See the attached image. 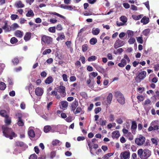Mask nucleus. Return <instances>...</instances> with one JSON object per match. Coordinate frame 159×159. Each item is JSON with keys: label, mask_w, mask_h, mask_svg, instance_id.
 <instances>
[{"label": "nucleus", "mask_w": 159, "mask_h": 159, "mask_svg": "<svg viewBox=\"0 0 159 159\" xmlns=\"http://www.w3.org/2000/svg\"><path fill=\"white\" fill-rule=\"evenodd\" d=\"M2 129L3 135L6 138L12 139L13 138H15L17 136V135L11 128L3 126Z\"/></svg>", "instance_id": "obj_1"}, {"label": "nucleus", "mask_w": 159, "mask_h": 159, "mask_svg": "<svg viewBox=\"0 0 159 159\" xmlns=\"http://www.w3.org/2000/svg\"><path fill=\"white\" fill-rule=\"evenodd\" d=\"M138 155L141 159L144 157H149L151 155V152L148 149H139L138 151Z\"/></svg>", "instance_id": "obj_2"}, {"label": "nucleus", "mask_w": 159, "mask_h": 159, "mask_svg": "<svg viewBox=\"0 0 159 159\" xmlns=\"http://www.w3.org/2000/svg\"><path fill=\"white\" fill-rule=\"evenodd\" d=\"M145 140V137L141 134L138 136L135 140V143L138 146H141L144 143Z\"/></svg>", "instance_id": "obj_3"}, {"label": "nucleus", "mask_w": 159, "mask_h": 159, "mask_svg": "<svg viewBox=\"0 0 159 159\" xmlns=\"http://www.w3.org/2000/svg\"><path fill=\"white\" fill-rule=\"evenodd\" d=\"M146 72L145 71H141L139 73L137 76L139 79L138 80L137 78H136L135 79L136 81L138 82H140L142 80L146 77Z\"/></svg>", "instance_id": "obj_4"}, {"label": "nucleus", "mask_w": 159, "mask_h": 159, "mask_svg": "<svg viewBox=\"0 0 159 159\" xmlns=\"http://www.w3.org/2000/svg\"><path fill=\"white\" fill-rule=\"evenodd\" d=\"M130 156V152L129 150L122 152L120 155L121 159H129Z\"/></svg>", "instance_id": "obj_5"}, {"label": "nucleus", "mask_w": 159, "mask_h": 159, "mask_svg": "<svg viewBox=\"0 0 159 159\" xmlns=\"http://www.w3.org/2000/svg\"><path fill=\"white\" fill-rule=\"evenodd\" d=\"M16 116L17 117L18 120L17 124L19 126H22L24 125V122L22 119V114L18 113L16 114Z\"/></svg>", "instance_id": "obj_6"}, {"label": "nucleus", "mask_w": 159, "mask_h": 159, "mask_svg": "<svg viewBox=\"0 0 159 159\" xmlns=\"http://www.w3.org/2000/svg\"><path fill=\"white\" fill-rule=\"evenodd\" d=\"M41 41L45 43L49 44L52 41V38L50 37L44 35L42 37Z\"/></svg>", "instance_id": "obj_7"}, {"label": "nucleus", "mask_w": 159, "mask_h": 159, "mask_svg": "<svg viewBox=\"0 0 159 159\" xmlns=\"http://www.w3.org/2000/svg\"><path fill=\"white\" fill-rule=\"evenodd\" d=\"M125 43L123 41L118 39L114 43V48L116 49L119 47H122L124 44Z\"/></svg>", "instance_id": "obj_8"}, {"label": "nucleus", "mask_w": 159, "mask_h": 159, "mask_svg": "<svg viewBox=\"0 0 159 159\" xmlns=\"http://www.w3.org/2000/svg\"><path fill=\"white\" fill-rule=\"evenodd\" d=\"M65 87L63 86H60L57 87L56 89L57 91L61 93H63V95H66Z\"/></svg>", "instance_id": "obj_9"}, {"label": "nucleus", "mask_w": 159, "mask_h": 159, "mask_svg": "<svg viewBox=\"0 0 159 159\" xmlns=\"http://www.w3.org/2000/svg\"><path fill=\"white\" fill-rule=\"evenodd\" d=\"M35 93L36 95L40 96L43 94V90L41 88L38 87L35 89Z\"/></svg>", "instance_id": "obj_10"}, {"label": "nucleus", "mask_w": 159, "mask_h": 159, "mask_svg": "<svg viewBox=\"0 0 159 159\" xmlns=\"http://www.w3.org/2000/svg\"><path fill=\"white\" fill-rule=\"evenodd\" d=\"M2 29L5 30V32H10L11 30V27L8 25L6 21L5 22L4 25L2 27Z\"/></svg>", "instance_id": "obj_11"}, {"label": "nucleus", "mask_w": 159, "mask_h": 159, "mask_svg": "<svg viewBox=\"0 0 159 159\" xmlns=\"http://www.w3.org/2000/svg\"><path fill=\"white\" fill-rule=\"evenodd\" d=\"M78 106V101L75 100L71 104V111H74Z\"/></svg>", "instance_id": "obj_12"}, {"label": "nucleus", "mask_w": 159, "mask_h": 159, "mask_svg": "<svg viewBox=\"0 0 159 159\" xmlns=\"http://www.w3.org/2000/svg\"><path fill=\"white\" fill-rule=\"evenodd\" d=\"M137 128V125L136 121H133L132 122V125L131 126V129L133 130H132V132L133 134H135V130Z\"/></svg>", "instance_id": "obj_13"}, {"label": "nucleus", "mask_w": 159, "mask_h": 159, "mask_svg": "<svg viewBox=\"0 0 159 159\" xmlns=\"http://www.w3.org/2000/svg\"><path fill=\"white\" fill-rule=\"evenodd\" d=\"M112 137L113 138L118 139L120 136L119 130H116L113 131L112 133Z\"/></svg>", "instance_id": "obj_14"}, {"label": "nucleus", "mask_w": 159, "mask_h": 159, "mask_svg": "<svg viewBox=\"0 0 159 159\" xmlns=\"http://www.w3.org/2000/svg\"><path fill=\"white\" fill-rule=\"evenodd\" d=\"M113 98V95L112 93H110L107 98V105H110L111 103Z\"/></svg>", "instance_id": "obj_15"}, {"label": "nucleus", "mask_w": 159, "mask_h": 159, "mask_svg": "<svg viewBox=\"0 0 159 159\" xmlns=\"http://www.w3.org/2000/svg\"><path fill=\"white\" fill-rule=\"evenodd\" d=\"M53 79L51 76H49L45 80V83L46 84H49L53 81Z\"/></svg>", "instance_id": "obj_16"}, {"label": "nucleus", "mask_w": 159, "mask_h": 159, "mask_svg": "<svg viewBox=\"0 0 159 159\" xmlns=\"http://www.w3.org/2000/svg\"><path fill=\"white\" fill-rule=\"evenodd\" d=\"M149 19L148 17L146 16H144L141 20V22L143 23L144 25H146L149 22Z\"/></svg>", "instance_id": "obj_17"}, {"label": "nucleus", "mask_w": 159, "mask_h": 159, "mask_svg": "<svg viewBox=\"0 0 159 159\" xmlns=\"http://www.w3.org/2000/svg\"><path fill=\"white\" fill-rule=\"evenodd\" d=\"M15 6L18 8H22L25 6V5L22 3L21 1L16 2L15 4Z\"/></svg>", "instance_id": "obj_18"}, {"label": "nucleus", "mask_w": 159, "mask_h": 159, "mask_svg": "<svg viewBox=\"0 0 159 159\" xmlns=\"http://www.w3.org/2000/svg\"><path fill=\"white\" fill-rule=\"evenodd\" d=\"M126 64L127 61L124 59H122L121 61V62L119 63L118 65L120 67H124Z\"/></svg>", "instance_id": "obj_19"}, {"label": "nucleus", "mask_w": 159, "mask_h": 159, "mask_svg": "<svg viewBox=\"0 0 159 159\" xmlns=\"http://www.w3.org/2000/svg\"><path fill=\"white\" fill-rule=\"evenodd\" d=\"M60 7L61 8L68 10L70 11H72L73 9V7L71 6L66 5L63 4L61 5Z\"/></svg>", "instance_id": "obj_20"}, {"label": "nucleus", "mask_w": 159, "mask_h": 159, "mask_svg": "<svg viewBox=\"0 0 159 159\" xmlns=\"http://www.w3.org/2000/svg\"><path fill=\"white\" fill-rule=\"evenodd\" d=\"M15 35L20 38H21L23 35V32L20 30H17L16 31L15 33Z\"/></svg>", "instance_id": "obj_21"}, {"label": "nucleus", "mask_w": 159, "mask_h": 159, "mask_svg": "<svg viewBox=\"0 0 159 159\" xmlns=\"http://www.w3.org/2000/svg\"><path fill=\"white\" fill-rule=\"evenodd\" d=\"M100 30L98 28L95 29L93 28L92 29V33L94 35H97L100 33Z\"/></svg>", "instance_id": "obj_22"}, {"label": "nucleus", "mask_w": 159, "mask_h": 159, "mask_svg": "<svg viewBox=\"0 0 159 159\" xmlns=\"http://www.w3.org/2000/svg\"><path fill=\"white\" fill-rule=\"evenodd\" d=\"M60 105L62 107V109L66 108L68 106V102L66 101H62L60 102Z\"/></svg>", "instance_id": "obj_23"}, {"label": "nucleus", "mask_w": 159, "mask_h": 159, "mask_svg": "<svg viewBox=\"0 0 159 159\" xmlns=\"http://www.w3.org/2000/svg\"><path fill=\"white\" fill-rule=\"evenodd\" d=\"M31 38V33L30 32H27L25 35L24 39L26 41H29Z\"/></svg>", "instance_id": "obj_24"}, {"label": "nucleus", "mask_w": 159, "mask_h": 159, "mask_svg": "<svg viewBox=\"0 0 159 159\" xmlns=\"http://www.w3.org/2000/svg\"><path fill=\"white\" fill-rule=\"evenodd\" d=\"M0 115L5 118L9 117L7 115L6 111L5 110H2L0 111Z\"/></svg>", "instance_id": "obj_25"}, {"label": "nucleus", "mask_w": 159, "mask_h": 159, "mask_svg": "<svg viewBox=\"0 0 159 159\" xmlns=\"http://www.w3.org/2000/svg\"><path fill=\"white\" fill-rule=\"evenodd\" d=\"M29 136L31 138H34L35 136V133L32 129L29 130L28 131Z\"/></svg>", "instance_id": "obj_26"}, {"label": "nucleus", "mask_w": 159, "mask_h": 159, "mask_svg": "<svg viewBox=\"0 0 159 159\" xmlns=\"http://www.w3.org/2000/svg\"><path fill=\"white\" fill-rule=\"evenodd\" d=\"M26 16L27 17H33L34 16V14L33 11L30 9L28 10L27 13L26 14Z\"/></svg>", "instance_id": "obj_27"}, {"label": "nucleus", "mask_w": 159, "mask_h": 159, "mask_svg": "<svg viewBox=\"0 0 159 159\" xmlns=\"http://www.w3.org/2000/svg\"><path fill=\"white\" fill-rule=\"evenodd\" d=\"M115 96L116 99L118 98H119L123 96V95L119 91H117L115 92Z\"/></svg>", "instance_id": "obj_28"}, {"label": "nucleus", "mask_w": 159, "mask_h": 159, "mask_svg": "<svg viewBox=\"0 0 159 159\" xmlns=\"http://www.w3.org/2000/svg\"><path fill=\"white\" fill-rule=\"evenodd\" d=\"M117 100L118 102L121 104H123L125 103V98L124 96L121 97V98H119Z\"/></svg>", "instance_id": "obj_29"}, {"label": "nucleus", "mask_w": 159, "mask_h": 159, "mask_svg": "<svg viewBox=\"0 0 159 159\" xmlns=\"http://www.w3.org/2000/svg\"><path fill=\"white\" fill-rule=\"evenodd\" d=\"M143 16V15H140L138 16L135 15H133L132 16V17L133 19L136 20H138L141 18Z\"/></svg>", "instance_id": "obj_30"}, {"label": "nucleus", "mask_w": 159, "mask_h": 159, "mask_svg": "<svg viewBox=\"0 0 159 159\" xmlns=\"http://www.w3.org/2000/svg\"><path fill=\"white\" fill-rule=\"evenodd\" d=\"M114 154V153H109L104 155L102 158L103 159H107L109 157L112 156Z\"/></svg>", "instance_id": "obj_31"}, {"label": "nucleus", "mask_w": 159, "mask_h": 159, "mask_svg": "<svg viewBox=\"0 0 159 159\" xmlns=\"http://www.w3.org/2000/svg\"><path fill=\"white\" fill-rule=\"evenodd\" d=\"M12 62L14 65H17L19 63V60L17 57L14 58L12 60Z\"/></svg>", "instance_id": "obj_32"}, {"label": "nucleus", "mask_w": 159, "mask_h": 159, "mask_svg": "<svg viewBox=\"0 0 159 159\" xmlns=\"http://www.w3.org/2000/svg\"><path fill=\"white\" fill-rule=\"evenodd\" d=\"M6 87L5 84L3 82L0 83V89L1 90H4Z\"/></svg>", "instance_id": "obj_33"}, {"label": "nucleus", "mask_w": 159, "mask_h": 159, "mask_svg": "<svg viewBox=\"0 0 159 159\" xmlns=\"http://www.w3.org/2000/svg\"><path fill=\"white\" fill-rule=\"evenodd\" d=\"M97 39L95 38L91 39L90 40V43L91 45H94L97 42Z\"/></svg>", "instance_id": "obj_34"}, {"label": "nucleus", "mask_w": 159, "mask_h": 159, "mask_svg": "<svg viewBox=\"0 0 159 159\" xmlns=\"http://www.w3.org/2000/svg\"><path fill=\"white\" fill-rule=\"evenodd\" d=\"M51 129V127L50 126L47 125L44 128V131L45 133H48Z\"/></svg>", "instance_id": "obj_35"}, {"label": "nucleus", "mask_w": 159, "mask_h": 159, "mask_svg": "<svg viewBox=\"0 0 159 159\" xmlns=\"http://www.w3.org/2000/svg\"><path fill=\"white\" fill-rule=\"evenodd\" d=\"M11 30H15L16 29L19 27L18 24L16 23H14L11 26Z\"/></svg>", "instance_id": "obj_36"}, {"label": "nucleus", "mask_w": 159, "mask_h": 159, "mask_svg": "<svg viewBox=\"0 0 159 159\" xmlns=\"http://www.w3.org/2000/svg\"><path fill=\"white\" fill-rule=\"evenodd\" d=\"M24 143L21 141H17L16 142V145L17 146L23 147L24 146Z\"/></svg>", "instance_id": "obj_37"}, {"label": "nucleus", "mask_w": 159, "mask_h": 159, "mask_svg": "<svg viewBox=\"0 0 159 159\" xmlns=\"http://www.w3.org/2000/svg\"><path fill=\"white\" fill-rule=\"evenodd\" d=\"M99 122V124L100 125L103 126L106 125L107 121L106 120H102V119L101 118L100 119V121Z\"/></svg>", "instance_id": "obj_38"}, {"label": "nucleus", "mask_w": 159, "mask_h": 159, "mask_svg": "<svg viewBox=\"0 0 159 159\" xmlns=\"http://www.w3.org/2000/svg\"><path fill=\"white\" fill-rule=\"evenodd\" d=\"M18 41L17 39L15 37H12L10 40V42L12 44H14Z\"/></svg>", "instance_id": "obj_39"}, {"label": "nucleus", "mask_w": 159, "mask_h": 159, "mask_svg": "<svg viewBox=\"0 0 159 159\" xmlns=\"http://www.w3.org/2000/svg\"><path fill=\"white\" fill-rule=\"evenodd\" d=\"M150 32L149 29H147L144 30L143 31V34L145 36H148Z\"/></svg>", "instance_id": "obj_40"}, {"label": "nucleus", "mask_w": 159, "mask_h": 159, "mask_svg": "<svg viewBox=\"0 0 159 159\" xmlns=\"http://www.w3.org/2000/svg\"><path fill=\"white\" fill-rule=\"evenodd\" d=\"M91 142L90 141H88V142H87L88 145L89 147V148L90 149V152H91V154H93V152H92V144H91Z\"/></svg>", "instance_id": "obj_41"}, {"label": "nucleus", "mask_w": 159, "mask_h": 159, "mask_svg": "<svg viewBox=\"0 0 159 159\" xmlns=\"http://www.w3.org/2000/svg\"><path fill=\"white\" fill-rule=\"evenodd\" d=\"M50 14H53V15H56L58 17H59L62 18H63V19H64L65 17L61 15H60V14H59V13H58L56 12H51V13H50Z\"/></svg>", "instance_id": "obj_42"}, {"label": "nucleus", "mask_w": 159, "mask_h": 159, "mask_svg": "<svg viewBox=\"0 0 159 159\" xmlns=\"http://www.w3.org/2000/svg\"><path fill=\"white\" fill-rule=\"evenodd\" d=\"M120 20L124 23H125L127 21V18L125 16H122L120 18Z\"/></svg>", "instance_id": "obj_43"}, {"label": "nucleus", "mask_w": 159, "mask_h": 159, "mask_svg": "<svg viewBox=\"0 0 159 159\" xmlns=\"http://www.w3.org/2000/svg\"><path fill=\"white\" fill-rule=\"evenodd\" d=\"M88 46L87 44L83 45L82 47V50L83 52H85L88 49Z\"/></svg>", "instance_id": "obj_44"}, {"label": "nucleus", "mask_w": 159, "mask_h": 159, "mask_svg": "<svg viewBox=\"0 0 159 159\" xmlns=\"http://www.w3.org/2000/svg\"><path fill=\"white\" fill-rule=\"evenodd\" d=\"M136 39L139 43L142 44L143 43V40L142 37H139L136 38Z\"/></svg>", "instance_id": "obj_45"}, {"label": "nucleus", "mask_w": 159, "mask_h": 159, "mask_svg": "<svg viewBox=\"0 0 159 159\" xmlns=\"http://www.w3.org/2000/svg\"><path fill=\"white\" fill-rule=\"evenodd\" d=\"M11 120L9 118V117L5 118V122L6 124L7 125H10L11 123Z\"/></svg>", "instance_id": "obj_46"}, {"label": "nucleus", "mask_w": 159, "mask_h": 159, "mask_svg": "<svg viewBox=\"0 0 159 159\" xmlns=\"http://www.w3.org/2000/svg\"><path fill=\"white\" fill-rule=\"evenodd\" d=\"M156 122L155 121L152 122L151 124V126L149 127L148 130L149 131H151L152 130H153V127L152 126H154V123H155Z\"/></svg>", "instance_id": "obj_47"}, {"label": "nucleus", "mask_w": 159, "mask_h": 159, "mask_svg": "<svg viewBox=\"0 0 159 159\" xmlns=\"http://www.w3.org/2000/svg\"><path fill=\"white\" fill-rule=\"evenodd\" d=\"M136 41L135 39L133 38H131L129 40L128 42L130 44H134Z\"/></svg>", "instance_id": "obj_48"}, {"label": "nucleus", "mask_w": 159, "mask_h": 159, "mask_svg": "<svg viewBox=\"0 0 159 159\" xmlns=\"http://www.w3.org/2000/svg\"><path fill=\"white\" fill-rule=\"evenodd\" d=\"M48 31L49 32L54 33L56 31V28L54 26L50 27L48 29Z\"/></svg>", "instance_id": "obj_49"}, {"label": "nucleus", "mask_w": 159, "mask_h": 159, "mask_svg": "<svg viewBox=\"0 0 159 159\" xmlns=\"http://www.w3.org/2000/svg\"><path fill=\"white\" fill-rule=\"evenodd\" d=\"M126 33L129 37H131L133 35V32L131 30H128L127 31Z\"/></svg>", "instance_id": "obj_50"}, {"label": "nucleus", "mask_w": 159, "mask_h": 159, "mask_svg": "<svg viewBox=\"0 0 159 159\" xmlns=\"http://www.w3.org/2000/svg\"><path fill=\"white\" fill-rule=\"evenodd\" d=\"M60 142L59 140L56 139L54 140H53L52 142V144L53 146H56L57 144H58Z\"/></svg>", "instance_id": "obj_51"}, {"label": "nucleus", "mask_w": 159, "mask_h": 159, "mask_svg": "<svg viewBox=\"0 0 159 159\" xmlns=\"http://www.w3.org/2000/svg\"><path fill=\"white\" fill-rule=\"evenodd\" d=\"M96 57L95 56H93L89 57L88 58V61H95L96 60Z\"/></svg>", "instance_id": "obj_52"}, {"label": "nucleus", "mask_w": 159, "mask_h": 159, "mask_svg": "<svg viewBox=\"0 0 159 159\" xmlns=\"http://www.w3.org/2000/svg\"><path fill=\"white\" fill-rule=\"evenodd\" d=\"M51 50L50 49H46L43 52V55H45L47 54H49L51 53Z\"/></svg>", "instance_id": "obj_53"}, {"label": "nucleus", "mask_w": 159, "mask_h": 159, "mask_svg": "<svg viewBox=\"0 0 159 159\" xmlns=\"http://www.w3.org/2000/svg\"><path fill=\"white\" fill-rule=\"evenodd\" d=\"M102 108L100 107H98L95 108L94 109L95 113L96 114H97L101 111Z\"/></svg>", "instance_id": "obj_54"}, {"label": "nucleus", "mask_w": 159, "mask_h": 159, "mask_svg": "<svg viewBox=\"0 0 159 159\" xmlns=\"http://www.w3.org/2000/svg\"><path fill=\"white\" fill-rule=\"evenodd\" d=\"M18 17V15L16 14H12L11 16V19L12 20H15Z\"/></svg>", "instance_id": "obj_55"}, {"label": "nucleus", "mask_w": 159, "mask_h": 159, "mask_svg": "<svg viewBox=\"0 0 159 159\" xmlns=\"http://www.w3.org/2000/svg\"><path fill=\"white\" fill-rule=\"evenodd\" d=\"M62 77L63 80L65 82H67L68 81V77L66 74H63L62 75Z\"/></svg>", "instance_id": "obj_56"}, {"label": "nucleus", "mask_w": 159, "mask_h": 159, "mask_svg": "<svg viewBox=\"0 0 159 159\" xmlns=\"http://www.w3.org/2000/svg\"><path fill=\"white\" fill-rule=\"evenodd\" d=\"M71 42L70 41H68L66 42L65 44L66 46L68 48H71Z\"/></svg>", "instance_id": "obj_57"}, {"label": "nucleus", "mask_w": 159, "mask_h": 159, "mask_svg": "<svg viewBox=\"0 0 159 159\" xmlns=\"http://www.w3.org/2000/svg\"><path fill=\"white\" fill-rule=\"evenodd\" d=\"M28 89L29 90L30 93V91H33L34 90V86L31 83H30L29 85Z\"/></svg>", "instance_id": "obj_58"}, {"label": "nucleus", "mask_w": 159, "mask_h": 159, "mask_svg": "<svg viewBox=\"0 0 159 159\" xmlns=\"http://www.w3.org/2000/svg\"><path fill=\"white\" fill-rule=\"evenodd\" d=\"M80 60L81 61L83 64H84L85 63V59L84 56H81Z\"/></svg>", "instance_id": "obj_59"}, {"label": "nucleus", "mask_w": 159, "mask_h": 159, "mask_svg": "<svg viewBox=\"0 0 159 159\" xmlns=\"http://www.w3.org/2000/svg\"><path fill=\"white\" fill-rule=\"evenodd\" d=\"M151 140L153 144H155L156 145H157L158 141L155 138H152Z\"/></svg>", "instance_id": "obj_60"}, {"label": "nucleus", "mask_w": 159, "mask_h": 159, "mask_svg": "<svg viewBox=\"0 0 159 159\" xmlns=\"http://www.w3.org/2000/svg\"><path fill=\"white\" fill-rule=\"evenodd\" d=\"M37 155L35 154H33L31 155L29 159H37Z\"/></svg>", "instance_id": "obj_61"}, {"label": "nucleus", "mask_w": 159, "mask_h": 159, "mask_svg": "<svg viewBox=\"0 0 159 159\" xmlns=\"http://www.w3.org/2000/svg\"><path fill=\"white\" fill-rule=\"evenodd\" d=\"M81 110H82V109L80 107H78L77 108L76 111L74 112V114H76L78 113H79L80 112Z\"/></svg>", "instance_id": "obj_62"}, {"label": "nucleus", "mask_w": 159, "mask_h": 159, "mask_svg": "<svg viewBox=\"0 0 159 159\" xmlns=\"http://www.w3.org/2000/svg\"><path fill=\"white\" fill-rule=\"evenodd\" d=\"M76 78L75 76H71L70 78V81L74 82L76 80Z\"/></svg>", "instance_id": "obj_63"}, {"label": "nucleus", "mask_w": 159, "mask_h": 159, "mask_svg": "<svg viewBox=\"0 0 159 159\" xmlns=\"http://www.w3.org/2000/svg\"><path fill=\"white\" fill-rule=\"evenodd\" d=\"M56 29L57 30L60 31L62 30V27L61 24H59L57 26Z\"/></svg>", "instance_id": "obj_64"}]
</instances>
